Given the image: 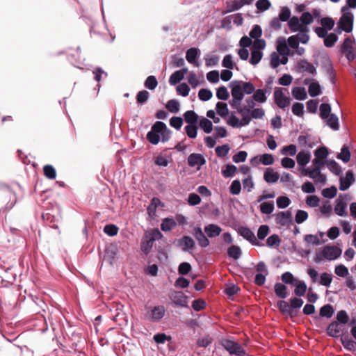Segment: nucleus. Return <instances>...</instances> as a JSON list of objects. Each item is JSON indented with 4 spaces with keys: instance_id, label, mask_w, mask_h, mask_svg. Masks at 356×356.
<instances>
[{
    "instance_id": "obj_1",
    "label": "nucleus",
    "mask_w": 356,
    "mask_h": 356,
    "mask_svg": "<svg viewBox=\"0 0 356 356\" xmlns=\"http://www.w3.org/2000/svg\"><path fill=\"white\" fill-rule=\"evenodd\" d=\"M314 22V17L309 12H303L300 17L293 16L290 19L288 26L292 33H296L300 29H309V25Z\"/></svg>"
},
{
    "instance_id": "obj_2",
    "label": "nucleus",
    "mask_w": 356,
    "mask_h": 356,
    "mask_svg": "<svg viewBox=\"0 0 356 356\" xmlns=\"http://www.w3.org/2000/svg\"><path fill=\"white\" fill-rule=\"evenodd\" d=\"M341 16L337 23L338 33L342 31L350 33L353 29L354 15L347 6H343L341 9Z\"/></svg>"
},
{
    "instance_id": "obj_3",
    "label": "nucleus",
    "mask_w": 356,
    "mask_h": 356,
    "mask_svg": "<svg viewBox=\"0 0 356 356\" xmlns=\"http://www.w3.org/2000/svg\"><path fill=\"white\" fill-rule=\"evenodd\" d=\"M229 86L231 89L232 98H233V93L236 91L241 93L243 99L245 95H251L255 91V88L251 82L232 81L229 83Z\"/></svg>"
},
{
    "instance_id": "obj_4",
    "label": "nucleus",
    "mask_w": 356,
    "mask_h": 356,
    "mask_svg": "<svg viewBox=\"0 0 356 356\" xmlns=\"http://www.w3.org/2000/svg\"><path fill=\"white\" fill-rule=\"evenodd\" d=\"M243 96L239 91L233 93V98L229 100V104L232 108L236 110L240 115H250L252 109L248 105H241Z\"/></svg>"
},
{
    "instance_id": "obj_5",
    "label": "nucleus",
    "mask_w": 356,
    "mask_h": 356,
    "mask_svg": "<svg viewBox=\"0 0 356 356\" xmlns=\"http://www.w3.org/2000/svg\"><path fill=\"white\" fill-rule=\"evenodd\" d=\"M302 174L313 179L316 185L319 187L324 186L327 181V177L322 174L321 169L317 168L309 167L304 168L302 170Z\"/></svg>"
},
{
    "instance_id": "obj_6",
    "label": "nucleus",
    "mask_w": 356,
    "mask_h": 356,
    "mask_svg": "<svg viewBox=\"0 0 356 356\" xmlns=\"http://www.w3.org/2000/svg\"><path fill=\"white\" fill-rule=\"evenodd\" d=\"M221 345L229 353L230 355H245V350L241 346V345L236 341L226 339L221 341Z\"/></svg>"
},
{
    "instance_id": "obj_7",
    "label": "nucleus",
    "mask_w": 356,
    "mask_h": 356,
    "mask_svg": "<svg viewBox=\"0 0 356 356\" xmlns=\"http://www.w3.org/2000/svg\"><path fill=\"white\" fill-rule=\"evenodd\" d=\"M289 94L286 88H275L273 93L274 100L277 106L284 109L290 104L291 98L285 95Z\"/></svg>"
},
{
    "instance_id": "obj_8",
    "label": "nucleus",
    "mask_w": 356,
    "mask_h": 356,
    "mask_svg": "<svg viewBox=\"0 0 356 356\" xmlns=\"http://www.w3.org/2000/svg\"><path fill=\"white\" fill-rule=\"evenodd\" d=\"M165 309L163 305L149 307L145 314L146 318L152 322H159L165 316Z\"/></svg>"
},
{
    "instance_id": "obj_9",
    "label": "nucleus",
    "mask_w": 356,
    "mask_h": 356,
    "mask_svg": "<svg viewBox=\"0 0 356 356\" xmlns=\"http://www.w3.org/2000/svg\"><path fill=\"white\" fill-rule=\"evenodd\" d=\"M1 198L3 202H6L5 207L2 208L3 211L10 210L17 202L16 193L9 188L3 191Z\"/></svg>"
},
{
    "instance_id": "obj_10",
    "label": "nucleus",
    "mask_w": 356,
    "mask_h": 356,
    "mask_svg": "<svg viewBox=\"0 0 356 356\" xmlns=\"http://www.w3.org/2000/svg\"><path fill=\"white\" fill-rule=\"evenodd\" d=\"M355 42L354 39L352 40L350 37H347L341 45V51L345 54L349 61H352L356 58V49L353 47Z\"/></svg>"
},
{
    "instance_id": "obj_11",
    "label": "nucleus",
    "mask_w": 356,
    "mask_h": 356,
    "mask_svg": "<svg viewBox=\"0 0 356 356\" xmlns=\"http://www.w3.org/2000/svg\"><path fill=\"white\" fill-rule=\"evenodd\" d=\"M348 200V196L347 195H343V196L341 195L336 200L334 211L337 215L341 217H346L348 216V212L346 211Z\"/></svg>"
},
{
    "instance_id": "obj_12",
    "label": "nucleus",
    "mask_w": 356,
    "mask_h": 356,
    "mask_svg": "<svg viewBox=\"0 0 356 356\" xmlns=\"http://www.w3.org/2000/svg\"><path fill=\"white\" fill-rule=\"evenodd\" d=\"M341 250L337 246L325 245L322 250L323 257L329 261L335 260L341 254Z\"/></svg>"
},
{
    "instance_id": "obj_13",
    "label": "nucleus",
    "mask_w": 356,
    "mask_h": 356,
    "mask_svg": "<svg viewBox=\"0 0 356 356\" xmlns=\"http://www.w3.org/2000/svg\"><path fill=\"white\" fill-rule=\"evenodd\" d=\"M43 220L52 228L57 229V223L61 220V215L59 211H52L42 214Z\"/></svg>"
},
{
    "instance_id": "obj_14",
    "label": "nucleus",
    "mask_w": 356,
    "mask_h": 356,
    "mask_svg": "<svg viewBox=\"0 0 356 356\" xmlns=\"http://www.w3.org/2000/svg\"><path fill=\"white\" fill-rule=\"evenodd\" d=\"M177 245L185 252H191L194 249L195 241L189 236H184L177 241Z\"/></svg>"
},
{
    "instance_id": "obj_15",
    "label": "nucleus",
    "mask_w": 356,
    "mask_h": 356,
    "mask_svg": "<svg viewBox=\"0 0 356 356\" xmlns=\"http://www.w3.org/2000/svg\"><path fill=\"white\" fill-rule=\"evenodd\" d=\"M238 232L243 238L248 241L252 245L256 246L263 245V244L257 241L254 234L249 228L246 227H240Z\"/></svg>"
},
{
    "instance_id": "obj_16",
    "label": "nucleus",
    "mask_w": 356,
    "mask_h": 356,
    "mask_svg": "<svg viewBox=\"0 0 356 356\" xmlns=\"http://www.w3.org/2000/svg\"><path fill=\"white\" fill-rule=\"evenodd\" d=\"M276 223L281 226H289L292 223V213L288 210L280 211L275 215Z\"/></svg>"
},
{
    "instance_id": "obj_17",
    "label": "nucleus",
    "mask_w": 356,
    "mask_h": 356,
    "mask_svg": "<svg viewBox=\"0 0 356 356\" xmlns=\"http://www.w3.org/2000/svg\"><path fill=\"white\" fill-rule=\"evenodd\" d=\"M160 127H162V124H158L157 122H156L152 125L151 130L147 134V139L150 143L153 145H157L160 141Z\"/></svg>"
},
{
    "instance_id": "obj_18",
    "label": "nucleus",
    "mask_w": 356,
    "mask_h": 356,
    "mask_svg": "<svg viewBox=\"0 0 356 356\" xmlns=\"http://www.w3.org/2000/svg\"><path fill=\"white\" fill-rule=\"evenodd\" d=\"M200 54L201 51L198 48H190L186 53V59L189 63L195 67H199L200 63L197 60V59L200 57Z\"/></svg>"
},
{
    "instance_id": "obj_19",
    "label": "nucleus",
    "mask_w": 356,
    "mask_h": 356,
    "mask_svg": "<svg viewBox=\"0 0 356 356\" xmlns=\"http://www.w3.org/2000/svg\"><path fill=\"white\" fill-rule=\"evenodd\" d=\"M206 163V160L200 154L193 153L188 157V164L191 167L197 166L199 169Z\"/></svg>"
},
{
    "instance_id": "obj_20",
    "label": "nucleus",
    "mask_w": 356,
    "mask_h": 356,
    "mask_svg": "<svg viewBox=\"0 0 356 356\" xmlns=\"http://www.w3.org/2000/svg\"><path fill=\"white\" fill-rule=\"evenodd\" d=\"M173 303L176 305L185 307H187V297L181 291H174L170 296Z\"/></svg>"
},
{
    "instance_id": "obj_21",
    "label": "nucleus",
    "mask_w": 356,
    "mask_h": 356,
    "mask_svg": "<svg viewBox=\"0 0 356 356\" xmlns=\"http://www.w3.org/2000/svg\"><path fill=\"white\" fill-rule=\"evenodd\" d=\"M354 175L351 170L346 172L345 177H340L339 189L342 191H346L354 182Z\"/></svg>"
},
{
    "instance_id": "obj_22",
    "label": "nucleus",
    "mask_w": 356,
    "mask_h": 356,
    "mask_svg": "<svg viewBox=\"0 0 356 356\" xmlns=\"http://www.w3.org/2000/svg\"><path fill=\"white\" fill-rule=\"evenodd\" d=\"M188 72V68L183 67L182 69L175 71L171 74L169 79V83L171 86H175L180 82L184 77L185 74Z\"/></svg>"
},
{
    "instance_id": "obj_23",
    "label": "nucleus",
    "mask_w": 356,
    "mask_h": 356,
    "mask_svg": "<svg viewBox=\"0 0 356 356\" xmlns=\"http://www.w3.org/2000/svg\"><path fill=\"white\" fill-rule=\"evenodd\" d=\"M298 67L302 72H307L310 74L316 73V67L306 60H301L298 63Z\"/></svg>"
},
{
    "instance_id": "obj_24",
    "label": "nucleus",
    "mask_w": 356,
    "mask_h": 356,
    "mask_svg": "<svg viewBox=\"0 0 356 356\" xmlns=\"http://www.w3.org/2000/svg\"><path fill=\"white\" fill-rule=\"evenodd\" d=\"M280 178L278 172L274 171L272 168H267L264 172V179L269 184H273L277 181Z\"/></svg>"
},
{
    "instance_id": "obj_25",
    "label": "nucleus",
    "mask_w": 356,
    "mask_h": 356,
    "mask_svg": "<svg viewBox=\"0 0 356 356\" xmlns=\"http://www.w3.org/2000/svg\"><path fill=\"white\" fill-rule=\"evenodd\" d=\"M194 236L201 247L206 248L209 245V239L205 236L200 227L195 228Z\"/></svg>"
},
{
    "instance_id": "obj_26",
    "label": "nucleus",
    "mask_w": 356,
    "mask_h": 356,
    "mask_svg": "<svg viewBox=\"0 0 356 356\" xmlns=\"http://www.w3.org/2000/svg\"><path fill=\"white\" fill-rule=\"evenodd\" d=\"M341 331V327L337 321L332 322L327 328V334L334 338L339 337Z\"/></svg>"
},
{
    "instance_id": "obj_27",
    "label": "nucleus",
    "mask_w": 356,
    "mask_h": 356,
    "mask_svg": "<svg viewBox=\"0 0 356 356\" xmlns=\"http://www.w3.org/2000/svg\"><path fill=\"white\" fill-rule=\"evenodd\" d=\"M340 341L346 350L349 351L356 350V342L350 338L348 335H341Z\"/></svg>"
},
{
    "instance_id": "obj_28",
    "label": "nucleus",
    "mask_w": 356,
    "mask_h": 356,
    "mask_svg": "<svg viewBox=\"0 0 356 356\" xmlns=\"http://www.w3.org/2000/svg\"><path fill=\"white\" fill-rule=\"evenodd\" d=\"M311 159V154L309 151H300L296 156L297 163L301 166L306 165Z\"/></svg>"
},
{
    "instance_id": "obj_29",
    "label": "nucleus",
    "mask_w": 356,
    "mask_h": 356,
    "mask_svg": "<svg viewBox=\"0 0 356 356\" xmlns=\"http://www.w3.org/2000/svg\"><path fill=\"white\" fill-rule=\"evenodd\" d=\"M204 232L210 238H213L220 235L222 229L216 225L210 224L204 227Z\"/></svg>"
},
{
    "instance_id": "obj_30",
    "label": "nucleus",
    "mask_w": 356,
    "mask_h": 356,
    "mask_svg": "<svg viewBox=\"0 0 356 356\" xmlns=\"http://www.w3.org/2000/svg\"><path fill=\"white\" fill-rule=\"evenodd\" d=\"M277 307L282 313L287 314L291 317L296 315V312L291 308L290 305L286 301L280 300L277 302Z\"/></svg>"
},
{
    "instance_id": "obj_31",
    "label": "nucleus",
    "mask_w": 356,
    "mask_h": 356,
    "mask_svg": "<svg viewBox=\"0 0 356 356\" xmlns=\"http://www.w3.org/2000/svg\"><path fill=\"white\" fill-rule=\"evenodd\" d=\"M158 124H161L162 127H160L159 135L161 137V141L165 143L169 140L171 137V131L167 127L166 124L161 121H157Z\"/></svg>"
},
{
    "instance_id": "obj_32",
    "label": "nucleus",
    "mask_w": 356,
    "mask_h": 356,
    "mask_svg": "<svg viewBox=\"0 0 356 356\" xmlns=\"http://www.w3.org/2000/svg\"><path fill=\"white\" fill-rule=\"evenodd\" d=\"M277 51L281 56H288L289 49L284 38H280L277 41Z\"/></svg>"
},
{
    "instance_id": "obj_33",
    "label": "nucleus",
    "mask_w": 356,
    "mask_h": 356,
    "mask_svg": "<svg viewBox=\"0 0 356 356\" xmlns=\"http://www.w3.org/2000/svg\"><path fill=\"white\" fill-rule=\"evenodd\" d=\"M267 92L268 90L266 89H258L255 90L254 94L252 96L257 102L264 103L267 100Z\"/></svg>"
},
{
    "instance_id": "obj_34",
    "label": "nucleus",
    "mask_w": 356,
    "mask_h": 356,
    "mask_svg": "<svg viewBox=\"0 0 356 356\" xmlns=\"http://www.w3.org/2000/svg\"><path fill=\"white\" fill-rule=\"evenodd\" d=\"M297 32L298 33L295 36L298 41L302 44H307L309 40V29H300Z\"/></svg>"
},
{
    "instance_id": "obj_35",
    "label": "nucleus",
    "mask_w": 356,
    "mask_h": 356,
    "mask_svg": "<svg viewBox=\"0 0 356 356\" xmlns=\"http://www.w3.org/2000/svg\"><path fill=\"white\" fill-rule=\"evenodd\" d=\"M293 286H295L294 293L299 297L303 296L307 291V285L304 281L297 280Z\"/></svg>"
},
{
    "instance_id": "obj_36",
    "label": "nucleus",
    "mask_w": 356,
    "mask_h": 356,
    "mask_svg": "<svg viewBox=\"0 0 356 356\" xmlns=\"http://www.w3.org/2000/svg\"><path fill=\"white\" fill-rule=\"evenodd\" d=\"M176 225V221L173 218H165L161 222V229L163 232H169L175 228Z\"/></svg>"
},
{
    "instance_id": "obj_37",
    "label": "nucleus",
    "mask_w": 356,
    "mask_h": 356,
    "mask_svg": "<svg viewBox=\"0 0 356 356\" xmlns=\"http://www.w3.org/2000/svg\"><path fill=\"white\" fill-rule=\"evenodd\" d=\"M325 120L326 122V124L333 130L339 129V118L335 114L331 113L329 115V117L325 119Z\"/></svg>"
},
{
    "instance_id": "obj_38",
    "label": "nucleus",
    "mask_w": 356,
    "mask_h": 356,
    "mask_svg": "<svg viewBox=\"0 0 356 356\" xmlns=\"http://www.w3.org/2000/svg\"><path fill=\"white\" fill-rule=\"evenodd\" d=\"M275 294L282 299L288 296L286 286L282 283H276L274 286Z\"/></svg>"
},
{
    "instance_id": "obj_39",
    "label": "nucleus",
    "mask_w": 356,
    "mask_h": 356,
    "mask_svg": "<svg viewBox=\"0 0 356 356\" xmlns=\"http://www.w3.org/2000/svg\"><path fill=\"white\" fill-rule=\"evenodd\" d=\"M184 120L189 124H195L198 120V115L193 111H187L184 114Z\"/></svg>"
},
{
    "instance_id": "obj_40",
    "label": "nucleus",
    "mask_w": 356,
    "mask_h": 356,
    "mask_svg": "<svg viewBox=\"0 0 356 356\" xmlns=\"http://www.w3.org/2000/svg\"><path fill=\"white\" fill-rule=\"evenodd\" d=\"M292 95L298 100H305L307 98V92L305 88L295 87L292 90Z\"/></svg>"
},
{
    "instance_id": "obj_41",
    "label": "nucleus",
    "mask_w": 356,
    "mask_h": 356,
    "mask_svg": "<svg viewBox=\"0 0 356 356\" xmlns=\"http://www.w3.org/2000/svg\"><path fill=\"white\" fill-rule=\"evenodd\" d=\"M199 126L206 134H209L212 131L213 124L211 121L206 118L200 119Z\"/></svg>"
},
{
    "instance_id": "obj_42",
    "label": "nucleus",
    "mask_w": 356,
    "mask_h": 356,
    "mask_svg": "<svg viewBox=\"0 0 356 356\" xmlns=\"http://www.w3.org/2000/svg\"><path fill=\"white\" fill-rule=\"evenodd\" d=\"M242 252L239 246L232 245L227 250V254L229 257L237 260L241 256Z\"/></svg>"
},
{
    "instance_id": "obj_43",
    "label": "nucleus",
    "mask_w": 356,
    "mask_h": 356,
    "mask_svg": "<svg viewBox=\"0 0 356 356\" xmlns=\"http://www.w3.org/2000/svg\"><path fill=\"white\" fill-rule=\"evenodd\" d=\"M217 113L222 118L227 116L229 113L227 104L225 102H218L216 105Z\"/></svg>"
},
{
    "instance_id": "obj_44",
    "label": "nucleus",
    "mask_w": 356,
    "mask_h": 356,
    "mask_svg": "<svg viewBox=\"0 0 356 356\" xmlns=\"http://www.w3.org/2000/svg\"><path fill=\"white\" fill-rule=\"evenodd\" d=\"M327 168L334 175H340L341 173V168L334 160H328L326 162Z\"/></svg>"
},
{
    "instance_id": "obj_45",
    "label": "nucleus",
    "mask_w": 356,
    "mask_h": 356,
    "mask_svg": "<svg viewBox=\"0 0 356 356\" xmlns=\"http://www.w3.org/2000/svg\"><path fill=\"white\" fill-rule=\"evenodd\" d=\"M337 158L341 160L344 163H348L350 159V152L348 146L343 145L341 149V152L337 155Z\"/></svg>"
},
{
    "instance_id": "obj_46",
    "label": "nucleus",
    "mask_w": 356,
    "mask_h": 356,
    "mask_svg": "<svg viewBox=\"0 0 356 356\" xmlns=\"http://www.w3.org/2000/svg\"><path fill=\"white\" fill-rule=\"evenodd\" d=\"M291 15V10L287 6H283L280 9V12L279 13L278 17L280 19H281L282 22H289Z\"/></svg>"
},
{
    "instance_id": "obj_47",
    "label": "nucleus",
    "mask_w": 356,
    "mask_h": 356,
    "mask_svg": "<svg viewBox=\"0 0 356 356\" xmlns=\"http://www.w3.org/2000/svg\"><path fill=\"white\" fill-rule=\"evenodd\" d=\"M274 202H265L261 204L260 211L264 214H270L274 211Z\"/></svg>"
},
{
    "instance_id": "obj_48",
    "label": "nucleus",
    "mask_w": 356,
    "mask_h": 356,
    "mask_svg": "<svg viewBox=\"0 0 356 356\" xmlns=\"http://www.w3.org/2000/svg\"><path fill=\"white\" fill-rule=\"evenodd\" d=\"M320 23L321 26L327 31H331L332 29H333L335 24L334 20L330 17H325L321 18Z\"/></svg>"
},
{
    "instance_id": "obj_49",
    "label": "nucleus",
    "mask_w": 356,
    "mask_h": 356,
    "mask_svg": "<svg viewBox=\"0 0 356 356\" xmlns=\"http://www.w3.org/2000/svg\"><path fill=\"white\" fill-rule=\"evenodd\" d=\"M262 56H263V53L261 51L257 50V49H252L250 63L252 65H255L260 62V60L262 58Z\"/></svg>"
},
{
    "instance_id": "obj_50",
    "label": "nucleus",
    "mask_w": 356,
    "mask_h": 356,
    "mask_svg": "<svg viewBox=\"0 0 356 356\" xmlns=\"http://www.w3.org/2000/svg\"><path fill=\"white\" fill-rule=\"evenodd\" d=\"M333 314V307L330 304L323 305L320 309V316L323 317L330 318Z\"/></svg>"
},
{
    "instance_id": "obj_51",
    "label": "nucleus",
    "mask_w": 356,
    "mask_h": 356,
    "mask_svg": "<svg viewBox=\"0 0 356 356\" xmlns=\"http://www.w3.org/2000/svg\"><path fill=\"white\" fill-rule=\"evenodd\" d=\"M308 92L309 95L312 97L319 95L321 93L320 85L316 82L310 83L309 86Z\"/></svg>"
},
{
    "instance_id": "obj_52",
    "label": "nucleus",
    "mask_w": 356,
    "mask_h": 356,
    "mask_svg": "<svg viewBox=\"0 0 356 356\" xmlns=\"http://www.w3.org/2000/svg\"><path fill=\"white\" fill-rule=\"evenodd\" d=\"M237 170V168L232 164H227L225 168L222 170V175L226 177H232Z\"/></svg>"
},
{
    "instance_id": "obj_53",
    "label": "nucleus",
    "mask_w": 356,
    "mask_h": 356,
    "mask_svg": "<svg viewBox=\"0 0 356 356\" xmlns=\"http://www.w3.org/2000/svg\"><path fill=\"white\" fill-rule=\"evenodd\" d=\"M216 97L220 100H227L229 97V93L225 86H220L216 91Z\"/></svg>"
},
{
    "instance_id": "obj_54",
    "label": "nucleus",
    "mask_w": 356,
    "mask_h": 356,
    "mask_svg": "<svg viewBox=\"0 0 356 356\" xmlns=\"http://www.w3.org/2000/svg\"><path fill=\"white\" fill-rule=\"evenodd\" d=\"M144 85L145 88L152 90L156 88L158 81L154 76L151 75L146 79Z\"/></svg>"
},
{
    "instance_id": "obj_55",
    "label": "nucleus",
    "mask_w": 356,
    "mask_h": 356,
    "mask_svg": "<svg viewBox=\"0 0 356 356\" xmlns=\"http://www.w3.org/2000/svg\"><path fill=\"white\" fill-rule=\"evenodd\" d=\"M180 104L176 99H170L167 102L166 108L172 113H177L179 111Z\"/></svg>"
},
{
    "instance_id": "obj_56",
    "label": "nucleus",
    "mask_w": 356,
    "mask_h": 356,
    "mask_svg": "<svg viewBox=\"0 0 356 356\" xmlns=\"http://www.w3.org/2000/svg\"><path fill=\"white\" fill-rule=\"evenodd\" d=\"M334 273L337 275L341 277H346L349 275L348 268L343 264L336 266Z\"/></svg>"
},
{
    "instance_id": "obj_57",
    "label": "nucleus",
    "mask_w": 356,
    "mask_h": 356,
    "mask_svg": "<svg viewBox=\"0 0 356 356\" xmlns=\"http://www.w3.org/2000/svg\"><path fill=\"white\" fill-rule=\"evenodd\" d=\"M44 174L49 179H54L56 177L55 168L51 165H47L43 168Z\"/></svg>"
},
{
    "instance_id": "obj_58",
    "label": "nucleus",
    "mask_w": 356,
    "mask_h": 356,
    "mask_svg": "<svg viewBox=\"0 0 356 356\" xmlns=\"http://www.w3.org/2000/svg\"><path fill=\"white\" fill-rule=\"evenodd\" d=\"M277 207L279 209H285L291 204V200L287 196H280L276 200Z\"/></svg>"
},
{
    "instance_id": "obj_59",
    "label": "nucleus",
    "mask_w": 356,
    "mask_h": 356,
    "mask_svg": "<svg viewBox=\"0 0 356 356\" xmlns=\"http://www.w3.org/2000/svg\"><path fill=\"white\" fill-rule=\"evenodd\" d=\"M320 110V116L323 120H325L326 118L329 117L331 112V107L329 104H322L319 108Z\"/></svg>"
},
{
    "instance_id": "obj_60",
    "label": "nucleus",
    "mask_w": 356,
    "mask_h": 356,
    "mask_svg": "<svg viewBox=\"0 0 356 356\" xmlns=\"http://www.w3.org/2000/svg\"><path fill=\"white\" fill-rule=\"evenodd\" d=\"M332 281V277L330 274L327 273H323L320 277V284L325 286L326 287H329Z\"/></svg>"
},
{
    "instance_id": "obj_61",
    "label": "nucleus",
    "mask_w": 356,
    "mask_h": 356,
    "mask_svg": "<svg viewBox=\"0 0 356 356\" xmlns=\"http://www.w3.org/2000/svg\"><path fill=\"white\" fill-rule=\"evenodd\" d=\"M337 40L338 37L335 33H330L324 39V44L327 47H332L334 45Z\"/></svg>"
},
{
    "instance_id": "obj_62",
    "label": "nucleus",
    "mask_w": 356,
    "mask_h": 356,
    "mask_svg": "<svg viewBox=\"0 0 356 356\" xmlns=\"http://www.w3.org/2000/svg\"><path fill=\"white\" fill-rule=\"evenodd\" d=\"M266 245L270 247H278L280 245V239L278 235L273 234L266 240Z\"/></svg>"
},
{
    "instance_id": "obj_63",
    "label": "nucleus",
    "mask_w": 356,
    "mask_h": 356,
    "mask_svg": "<svg viewBox=\"0 0 356 356\" xmlns=\"http://www.w3.org/2000/svg\"><path fill=\"white\" fill-rule=\"evenodd\" d=\"M241 190V184L239 180H234L229 186V192L232 195H238Z\"/></svg>"
},
{
    "instance_id": "obj_64",
    "label": "nucleus",
    "mask_w": 356,
    "mask_h": 356,
    "mask_svg": "<svg viewBox=\"0 0 356 356\" xmlns=\"http://www.w3.org/2000/svg\"><path fill=\"white\" fill-rule=\"evenodd\" d=\"M212 92L209 89L202 88L198 92V97L202 101H208L212 97Z\"/></svg>"
}]
</instances>
